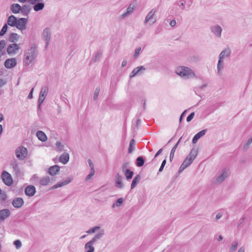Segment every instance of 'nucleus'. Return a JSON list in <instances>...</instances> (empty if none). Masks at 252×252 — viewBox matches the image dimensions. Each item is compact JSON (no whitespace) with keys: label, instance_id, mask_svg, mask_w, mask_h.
Returning <instances> with one entry per match:
<instances>
[{"label":"nucleus","instance_id":"1","mask_svg":"<svg viewBox=\"0 0 252 252\" xmlns=\"http://www.w3.org/2000/svg\"><path fill=\"white\" fill-rule=\"evenodd\" d=\"M37 51L34 44L32 45L29 49L24 52L23 63L25 65L29 66L34 62L37 56Z\"/></svg>","mask_w":252,"mask_h":252},{"label":"nucleus","instance_id":"2","mask_svg":"<svg viewBox=\"0 0 252 252\" xmlns=\"http://www.w3.org/2000/svg\"><path fill=\"white\" fill-rule=\"evenodd\" d=\"M175 72L179 76L186 79L193 78L195 76V73L192 69L184 66L177 67Z\"/></svg>","mask_w":252,"mask_h":252},{"label":"nucleus","instance_id":"3","mask_svg":"<svg viewBox=\"0 0 252 252\" xmlns=\"http://www.w3.org/2000/svg\"><path fill=\"white\" fill-rule=\"evenodd\" d=\"M48 91V87L47 86L45 85L41 87L38 100V107L39 109L40 108L41 104L44 101L45 97L47 95Z\"/></svg>","mask_w":252,"mask_h":252},{"label":"nucleus","instance_id":"4","mask_svg":"<svg viewBox=\"0 0 252 252\" xmlns=\"http://www.w3.org/2000/svg\"><path fill=\"white\" fill-rule=\"evenodd\" d=\"M1 179L4 184L7 186H11L13 184V179L11 175L7 171H3L1 174Z\"/></svg>","mask_w":252,"mask_h":252},{"label":"nucleus","instance_id":"5","mask_svg":"<svg viewBox=\"0 0 252 252\" xmlns=\"http://www.w3.org/2000/svg\"><path fill=\"white\" fill-rule=\"evenodd\" d=\"M16 157L20 159L23 160L25 159L28 155V151L27 148L24 147H19L15 151Z\"/></svg>","mask_w":252,"mask_h":252},{"label":"nucleus","instance_id":"6","mask_svg":"<svg viewBox=\"0 0 252 252\" xmlns=\"http://www.w3.org/2000/svg\"><path fill=\"white\" fill-rule=\"evenodd\" d=\"M51 36V30L49 28H45L42 32V37L46 42L45 48L46 49L50 42Z\"/></svg>","mask_w":252,"mask_h":252},{"label":"nucleus","instance_id":"7","mask_svg":"<svg viewBox=\"0 0 252 252\" xmlns=\"http://www.w3.org/2000/svg\"><path fill=\"white\" fill-rule=\"evenodd\" d=\"M28 19L25 18H20L17 20L16 26H15L18 30L22 31L26 29Z\"/></svg>","mask_w":252,"mask_h":252},{"label":"nucleus","instance_id":"8","mask_svg":"<svg viewBox=\"0 0 252 252\" xmlns=\"http://www.w3.org/2000/svg\"><path fill=\"white\" fill-rule=\"evenodd\" d=\"M157 11L156 8L152 9L146 15L145 19V23H147L149 21L152 22V24H154L156 23L157 19L156 18H154V15Z\"/></svg>","mask_w":252,"mask_h":252},{"label":"nucleus","instance_id":"9","mask_svg":"<svg viewBox=\"0 0 252 252\" xmlns=\"http://www.w3.org/2000/svg\"><path fill=\"white\" fill-rule=\"evenodd\" d=\"M11 215V212L8 209H3L0 210V222H3Z\"/></svg>","mask_w":252,"mask_h":252},{"label":"nucleus","instance_id":"10","mask_svg":"<svg viewBox=\"0 0 252 252\" xmlns=\"http://www.w3.org/2000/svg\"><path fill=\"white\" fill-rule=\"evenodd\" d=\"M211 32L217 37L220 38L221 35L222 28L219 25H216L210 27Z\"/></svg>","mask_w":252,"mask_h":252},{"label":"nucleus","instance_id":"11","mask_svg":"<svg viewBox=\"0 0 252 252\" xmlns=\"http://www.w3.org/2000/svg\"><path fill=\"white\" fill-rule=\"evenodd\" d=\"M73 179V178L72 176L67 177L65 180H64L63 182L58 183L56 185H55L54 186H52L51 188L52 189H55L58 188L62 187L63 186H65L70 183H71Z\"/></svg>","mask_w":252,"mask_h":252},{"label":"nucleus","instance_id":"12","mask_svg":"<svg viewBox=\"0 0 252 252\" xmlns=\"http://www.w3.org/2000/svg\"><path fill=\"white\" fill-rule=\"evenodd\" d=\"M20 49L18 44L16 43H13L9 45L7 48V52L9 55L14 54Z\"/></svg>","mask_w":252,"mask_h":252},{"label":"nucleus","instance_id":"13","mask_svg":"<svg viewBox=\"0 0 252 252\" xmlns=\"http://www.w3.org/2000/svg\"><path fill=\"white\" fill-rule=\"evenodd\" d=\"M24 204V200L21 197H15L12 201V205L15 208H20L22 207Z\"/></svg>","mask_w":252,"mask_h":252},{"label":"nucleus","instance_id":"14","mask_svg":"<svg viewBox=\"0 0 252 252\" xmlns=\"http://www.w3.org/2000/svg\"><path fill=\"white\" fill-rule=\"evenodd\" d=\"M17 62L15 58L7 59L4 63V66L7 68H12L15 66Z\"/></svg>","mask_w":252,"mask_h":252},{"label":"nucleus","instance_id":"15","mask_svg":"<svg viewBox=\"0 0 252 252\" xmlns=\"http://www.w3.org/2000/svg\"><path fill=\"white\" fill-rule=\"evenodd\" d=\"M122 180L123 177L119 173H117L115 177V187L119 189H123L124 188V184Z\"/></svg>","mask_w":252,"mask_h":252},{"label":"nucleus","instance_id":"16","mask_svg":"<svg viewBox=\"0 0 252 252\" xmlns=\"http://www.w3.org/2000/svg\"><path fill=\"white\" fill-rule=\"evenodd\" d=\"M36 191L35 188L33 185L28 186L25 189V193L28 196H32Z\"/></svg>","mask_w":252,"mask_h":252},{"label":"nucleus","instance_id":"17","mask_svg":"<svg viewBox=\"0 0 252 252\" xmlns=\"http://www.w3.org/2000/svg\"><path fill=\"white\" fill-rule=\"evenodd\" d=\"M105 231L104 229H101L96 233L93 238L90 241L95 244L99 240H100L104 235Z\"/></svg>","mask_w":252,"mask_h":252},{"label":"nucleus","instance_id":"18","mask_svg":"<svg viewBox=\"0 0 252 252\" xmlns=\"http://www.w3.org/2000/svg\"><path fill=\"white\" fill-rule=\"evenodd\" d=\"M229 174V172L228 170H223L222 173L217 178L216 182L218 183H221L228 177Z\"/></svg>","mask_w":252,"mask_h":252},{"label":"nucleus","instance_id":"19","mask_svg":"<svg viewBox=\"0 0 252 252\" xmlns=\"http://www.w3.org/2000/svg\"><path fill=\"white\" fill-rule=\"evenodd\" d=\"M11 166L12 167L13 172L17 176L21 175V172L19 167L18 164L16 160H14L11 163Z\"/></svg>","mask_w":252,"mask_h":252},{"label":"nucleus","instance_id":"20","mask_svg":"<svg viewBox=\"0 0 252 252\" xmlns=\"http://www.w3.org/2000/svg\"><path fill=\"white\" fill-rule=\"evenodd\" d=\"M192 161L191 160L187 158L185 159L182 164L181 165L179 169V172H182L184 170H185L186 168L189 167Z\"/></svg>","mask_w":252,"mask_h":252},{"label":"nucleus","instance_id":"21","mask_svg":"<svg viewBox=\"0 0 252 252\" xmlns=\"http://www.w3.org/2000/svg\"><path fill=\"white\" fill-rule=\"evenodd\" d=\"M197 154V148H194L191 150L189 154L188 155V156L186 158L189 159V160H191V161L193 162V160L195 159V158L196 157Z\"/></svg>","mask_w":252,"mask_h":252},{"label":"nucleus","instance_id":"22","mask_svg":"<svg viewBox=\"0 0 252 252\" xmlns=\"http://www.w3.org/2000/svg\"><path fill=\"white\" fill-rule=\"evenodd\" d=\"M207 130L206 129H203V130H201L200 131L198 132V133H197L192 138V143H193V144L196 143L197 142V141H198V140L200 138H201V137H202L203 135H204L205 134L206 132H207Z\"/></svg>","mask_w":252,"mask_h":252},{"label":"nucleus","instance_id":"23","mask_svg":"<svg viewBox=\"0 0 252 252\" xmlns=\"http://www.w3.org/2000/svg\"><path fill=\"white\" fill-rule=\"evenodd\" d=\"M60 167L57 165L51 166L48 169V173L51 176L56 175L60 171Z\"/></svg>","mask_w":252,"mask_h":252},{"label":"nucleus","instance_id":"24","mask_svg":"<svg viewBox=\"0 0 252 252\" xmlns=\"http://www.w3.org/2000/svg\"><path fill=\"white\" fill-rule=\"evenodd\" d=\"M17 18L14 15H10L7 18V25L14 27L16 26Z\"/></svg>","mask_w":252,"mask_h":252},{"label":"nucleus","instance_id":"25","mask_svg":"<svg viewBox=\"0 0 252 252\" xmlns=\"http://www.w3.org/2000/svg\"><path fill=\"white\" fill-rule=\"evenodd\" d=\"M22 6L18 3H13L10 6V10L12 13L17 14L21 11Z\"/></svg>","mask_w":252,"mask_h":252},{"label":"nucleus","instance_id":"26","mask_svg":"<svg viewBox=\"0 0 252 252\" xmlns=\"http://www.w3.org/2000/svg\"><path fill=\"white\" fill-rule=\"evenodd\" d=\"M31 7L29 5L25 4L22 7L21 12L23 16H27L30 13Z\"/></svg>","mask_w":252,"mask_h":252},{"label":"nucleus","instance_id":"27","mask_svg":"<svg viewBox=\"0 0 252 252\" xmlns=\"http://www.w3.org/2000/svg\"><path fill=\"white\" fill-rule=\"evenodd\" d=\"M231 53V50L229 48L222 50L219 55V59L222 60L225 57H228Z\"/></svg>","mask_w":252,"mask_h":252},{"label":"nucleus","instance_id":"28","mask_svg":"<svg viewBox=\"0 0 252 252\" xmlns=\"http://www.w3.org/2000/svg\"><path fill=\"white\" fill-rule=\"evenodd\" d=\"M69 155L67 153H64L60 157L59 161L63 164H66L69 160Z\"/></svg>","mask_w":252,"mask_h":252},{"label":"nucleus","instance_id":"29","mask_svg":"<svg viewBox=\"0 0 252 252\" xmlns=\"http://www.w3.org/2000/svg\"><path fill=\"white\" fill-rule=\"evenodd\" d=\"M36 136L38 139L42 142H45L47 140V137L44 132L41 130H38L36 132Z\"/></svg>","mask_w":252,"mask_h":252},{"label":"nucleus","instance_id":"30","mask_svg":"<svg viewBox=\"0 0 252 252\" xmlns=\"http://www.w3.org/2000/svg\"><path fill=\"white\" fill-rule=\"evenodd\" d=\"M181 138H182V137L179 139L178 141L174 145V146L172 148V149L170 152V156H169V159H170V162H172L173 159L175 152L178 147V146L180 142Z\"/></svg>","mask_w":252,"mask_h":252},{"label":"nucleus","instance_id":"31","mask_svg":"<svg viewBox=\"0 0 252 252\" xmlns=\"http://www.w3.org/2000/svg\"><path fill=\"white\" fill-rule=\"evenodd\" d=\"M135 8V6L134 5H132V4H130L128 7L126 9V11L125 13H124L121 17L122 18H124L127 16L128 15L130 14L132 12L134 8Z\"/></svg>","mask_w":252,"mask_h":252},{"label":"nucleus","instance_id":"32","mask_svg":"<svg viewBox=\"0 0 252 252\" xmlns=\"http://www.w3.org/2000/svg\"><path fill=\"white\" fill-rule=\"evenodd\" d=\"M34 4V5L33 6V9L35 11H38L42 10L45 6L44 3L41 1L37 2Z\"/></svg>","mask_w":252,"mask_h":252},{"label":"nucleus","instance_id":"33","mask_svg":"<svg viewBox=\"0 0 252 252\" xmlns=\"http://www.w3.org/2000/svg\"><path fill=\"white\" fill-rule=\"evenodd\" d=\"M19 38V35L16 33L12 32L11 33L8 37V40L11 42L14 43V42L18 41V39Z\"/></svg>","mask_w":252,"mask_h":252},{"label":"nucleus","instance_id":"34","mask_svg":"<svg viewBox=\"0 0 252 252\" xmlns=\"http://www.w3.org/2000/svg\"><path fill=\"white\" fill-rule=\"evenodd\" d=\"M141 179V177L139 174H137L134 177L131 184V189H133L135 188L137 184L140 182Z\"/></svg>","mask_w":252,"mask_h":252},{"label":"nucleus","instance_id":"35","mask_svg":"<svg viewBox=\"0 0 252 252\" xmlns=\"http://www.w3.org/2000/svg\"><path fill=\"white\" fill-rule=\"evenodd\" d=\"M94 243L91 241L87 242L85 245V249L87 250L86 252H94V248L93 246Z\"/></svg>","mask_w":252,"mask_h":252},{"label":"nucleus","instance_id":"36","mask_svg":"<svg viewBox=\"0 0 252 252\" xmlns=\"http://www.w3.org/2000/svg\"><path fill=\"white\" fill-rule=\"evenodd\" d=\"M224 63L222 60L219 59L217 64V73L220 75L221 74V70L223 68Z\"/></svg>","mask_w":252,"mask_h":252},{"label":"nucleus","instance_id":"37","mask_svg":"<svg viewBox=\"0 0 252 252\" xmlns=\"http://www.w3.org/2000/svg\"><path fill=\"white\" fill-rule=\"evenodd\" d=\"M50 181V179L48 176H45L42 178L39 181V183L41 186H46Z\"/></svg>","mask_w":252,"mask_h":252},{"label":"nucleus","instance_id":"38","mask_svg":"<svg viewBox=\"0 0 252 252\" xmlns=\"http://www.w3.org/2000/svg\"><path fill=\"white\" fill-rule=\"evenodd\" d=\"M123 172L124 173L126 178L127 180L131 179L134 174L133 172L130 170L129 169H126L125 171H123Z\"/></svg>","mask_w":252,"mask_h":252},{"label":"nucleus","instance_id":"39","mask_svg":"<svg viewBox=\"0 0 252 252\" xmlns=\"http://www.w3.org/2000/svg\"><path fill=\"white\" fill-rule=\"evenodd\" d=\"M144 159L142 157H138L136 159V164L138 167H141L144 164Z\"/></svg>","mask_w":252,"mask_h":252},{"label":"nucleus","instance_id":"40","mask_svg":"<svg viewBox=\"0 0 252 252\" xmlns=\"http://www.w3.org/2000/svg\"><path fill=\"white\" fill-rule=\"evenodd\" d=\"M124 202V199L123 198H119L115 203H114L112 205V208H114L115 207L121 206Z\"/></svg>","mask_w":252,"mask_h":252},{"label":"nucleus","instance_id":"41","mask_svg":"<svg viewBox=\"0 0 252 252\" xmlns=\"http://www.w3.org/2000/svg\"><path fill=\"white\" fill-rule=\"evenodd\" d=\"M252 143V136L247 140L246 143L243 145V149L247 150L249 149L250 145Z\"/></svg>","mask_w":252,"mask_h":252},{"label":"nucleus","instance_id":"42","mask_svg":"<svg viewBox=\"0 0 252 252\" xmlns=\"http://www.w3.org/2000/svg\"><path fill=\"white\" fill-rule=\"evenodd\" d=\"M238 243L237 241L233 242L230 248V252H234L237 249Z\"/></svg>","mask_w":252,"mask_h":252},{"label":"nucleus","instance_id":"43","mask_svg":"<svg viewBox=\"0 0 252 252\" xmlns=\"http://www.w3.org/2000/svg\"><path fill=\"white\" fill-rule=\"evenodd\" d=\"M134 144H135L134 140L133 139H131L130 141L129 146V148H128V150L129 153H131L133 152Z\"/></svg>","mask_w":252,"mask_h":252},{"label":"nucleus","instance_id":"44","mask_svg":"<svg viewBox=\"0 0 252 252\" xmlns=\"http://www.w3.org/2000/svg\"><path fill=\"white\" fill-rule=\"evenodd\" d=\"M100 229V227L98 226H94L86 231L88 234H92L96 232L97 230Z\"/></svg>","mask_w":252,"mask_h":252},{"label":"nucleus","instance_id":"45","mask_svg":"<svg viewBox=\"0 0 252 252\" xmlns=\"http://www.w3.org/2000/svg\"><path fill=\"white\" fill-rule=\"evenodd\" d=\"M138 74H141V72H140L138 67H137L133 69L131 72V74L130 75V77H132Z\"/></svg>","mask_w":252,"mask_h":252},{"label":"nucleus","instance_id":"46","mask_svg":"<svg viewBox=\"0 0 252 252\" xmlns=\"http://www.w3.org/2000/svg\"><path fill=\"white\" fill-rule=\"evenodd\" d=\"M8 29L7 24H5L0 32V36H2L6 32Z\"/></svg>","mask_w":252,"mask_h":252},{"label":"nucleus","instance_id":"47","mask_svg":"<svg viewBox=\"0 0 252 252\" xmlns=\"http://www.w3.org/2000/svg\"><path fill=\"white\" fill-rule=\"evenodd\" d=\"M101 54H102L101 52H97L93 58V61L94 62H96L97 61L99 60L101 56Z\"/></svg>","mask_w":252,"mask_h":252},{"label":"nucleus","instance_id":"48","mask_svg":"<svg viewBox=\"0 0 252 252\" xmlns=\"http://www.w3.org/2000/svg\"><path fill=\"white\" fill-rule=\"evenodd\" d=\"M99 92H100L99 88H98V87L96 88L95 89V90L94 91V100H96L97 99Z\"/></svg>","mask_w":252,"mask_h":252},{"label":"nucleus","instance_id":"49","mask_svg":"<svg viewBox=\"0 0 252 252\" xmlns=\"http://www.w3.org/2000/svg\"><path fill=\"white\" fill-rule=\"evenodd\" d=\"M129 162L128 161H124L122 166L123 171H125V170L126 169V168L129 166Z\"/></svg>","mask_w":252,"mask_h":252},{"label":"nucleus","instance_id":"50","mask_svg":"<svg viewBox=\"0 0 252 252\" xmlns=\"http://www.w3.org/2000/svg\"><path fill=\"white\" fill-rule=\"evenodd\" d=\"M14 244L17 249H19L21 247L22 244L20 240H17L14 242Z\"/></svg>","mask_w":252,"mask_h":252},{"label":"nucleus","instance_id":"51","mask_svg":"<svg viewBox=\"0 0 252 252\" xmlns=\"http://www.w3.org/2000/svg\"><path fill=\"white\" fill-rule=\"evenodd\" d=\"M166 163V159H164L162 161V163H161V165H160V168H159V170H158V172H162V170H163V168H164V167L165 166V165Z\"/></svg>","mask_w":252,"mask_h":252},{"label":"nucleus","instance_id":"52","mask_svg":"<svg viewBox=\"0 0 252 252\" xmlns=\"http://www.w3.org/2000/svg\"><path fill=\"white\" fill-rule=\"evenodd\" d=\"M141 50V47H138L135 49V53L134 54V57L135 58H137L138 57Z\"/></svg>","mask_w":252,"mask_h":252},{"label":"nucleus","instance_id":"53","mask_svg":"<svg viewBox=\"0 0 252 252\" xmlns=\"http://www.w3.org/2000/svg\"><path fill=\"white\" fill-rule=\"evenodd\" d=\"M56 146L59 151H61L63 150V146L60 142L57 141L56 143Z\"/></svg>","mask_w":252,"mask_h":252},{"label":"nucleus","instance_id":"54","mask_svg":"<svg viewBox=\"0 0 252 252\" xmlns=\"http://www.w3.org/2000/svg\"><path fill=\"white\" fill-rule=\"evenodd\" d=\"M194 115H195V113L194 112H192L188 116V117L187 118V121L188 122H189L190 121H191L192 119L193 118L194 116Z\"/></svg>","mask_w":252,"mask_h":252},{"label":"nucleus","instance_id":"55","mask_svg":"<svg viewBox=\"0 0 252 252\" xmlns=\"http://www.w3.org/2000/svg\"><path fill=\"white\" fill-rule=\"evenodd\" d=\"M6 44V42L4 40L2 39L0 41V50H2Z\"/></svg>","mask_w":252,"mask_h":252},{"label":"nucleus","instance_id":"56","mask_svg":"<svg viewBox=\"0 0 252 252\" xmlns=\"http://www.w3.org/2000/svg\"><path fill=\"white\" fill-rule=\"evenodd\" d=\"M7 199V195L5 193H1L0 194V199L2 201H5Z\"/></svg>","mask_w":252,"mask_h":252},{"label":"nucleus","instance_id":"57","mask_svg":"<svg viewBox=\"0 0 252 252\" xmlns=\"http://www.w3.org/2000/svg\"><path fill=\"white\" fill-rule=\"evenodd\" d=\"M6 84V81L2 79H0V87L3 86Z\"/></svg>","mask_w":252,"mask_h":252},{"label":"nucleus","instance_id":"58","mask_svg":"<svg viewBox=\"0 0 252 252\" xmlns=\"http://www.w3.org/2000/svg\"><path fill=\"white\" fill-rule=\"evenodd\" d=\"M42 0H28V2L31 4H34L37 2L41 1Z\"/></svg>","mask_w":252,"mask_h":252},{"label":"nucleus","instance_id":"59","mask_svg":"<svg viewBox=\"0 0 252 252\" xmlns=\"http://www.w3.org/2000/svg\"><path fill=\"white\" fill-rule=\"evenodd\" d=\"M187 112V110H185L183 113L182 114H181V115L180 116V120H179V122L180 123H181V121L182 120H183V117L184 116H185V114Z\"/></svg>","mask_w":252,"mask_h":252},{"label":"nucleus","instance_id":"60","mask_svg":"<svg viewBox=\"0 0 252 252\" xmlns=\"http://www.w3.org/2000/svg\"><path fill=\"white\" fill-rule=\"evenodd\" d=\"M33 91V88H32V90H31L29 94V95H28V98L29 99L32 98V97H33V95H32Z\"/></svg>","mask_w":252,"mask_h":252},{"label":"nucleus","instance_id":"61","mask_svg":"<svg viewBox=\"0 0 252 252\" xmlns=\"http://www.w3.org/2000/svg\"><path fill=\"white\" fill-rule=\"evenodd\" d=\"M88 162L89 165L90 167H91V168H94V164H93L92 161L90 159L88 160Z\"/></svg>","mask_w":252,"mask_h":252},{"label":"nucleus","instance_id":"62","mask_svg":"<svg viewBox=\"0 0 252 252\" xmlns=\"http://www.w3.org/2000/svg\"><path fill=\"white\" fill-rule=\"evenodd\" d=\"M176 24V21L175 20H172L170 23V25L173 27H174Z\"/></svg>","mask_w":252,"mask_h":252},{"label":"nucleus","instance_id":"63","mask_svg":"<svg viewBox=\"0 0 252 252\" xmlns=\"http://www.w3.org/2000/svg\"><path fill=\"white\" fill-rule=\"evenodd\" d=\"M163 151V149L162 148H161L160 149L158 152L156 154L155 156V158L157 157L159 155H160L161 152H162Z\"/></svg>","mask_w":252,"mask_h":252},{"label":"nucleus","instance_id":"64","mask_svg":"<svg viewBox=\"0 0 252 252\" xmlns=\"http://www.w3.org/2000/svg\"><path fill=\"white\" fill-rule=\"evenodd\" d=\"M221 217H222V214H221V213H217V215H216V219L217 220H219L220 219V218H221Z\"/></svg>","mask_w":252,"mask_h":252}]
</instances>
